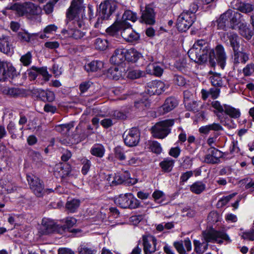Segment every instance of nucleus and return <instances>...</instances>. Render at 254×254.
<instances>
[{"label":"nucleus","mask_w":254,"mask_h":254,"mask_svg":"<svg viewBox=\"0 0 254 254\" xmlns=\"http://www.w3.org/2000/svg\"><path fill=\"white\" fill-rule=\"evenodd\" d=\"M83 0H73L66 12V18L68 21L66 27L62 30L64 38H72L79 39L86 33V26L82 19L76 17V14L83 8Z\"/></svg>","instance_id":"obj_1"},{"label":"nucleus","mask_w":254,"mask_h":254,"mask_svg":"<svg viewBox=\"0 0 254 254\" xmlns=\"http://www.w3.org/2000/svg\"><path fill=\"white\" fill-rule=\"evenodd\" d=\"M190 59L197 63H204L209 61L211 66L215 65L214 50H211L208 42L203 39L197 40L193 47L188 51Z\"/></svg>","instance_id":"obj_2"},{"label":"nucleus","mask_w":254,"mask_h":254,"mask_svg":"<svg viewBox=\"0 0 254 254\" xmlns=\"http://www.w3.org/2000/svg\"><path fill=\"white\" fill-rule=\"evenodd\" d=\"M202 238V243L196 240L193 241L194 250L198 254H203L207 249L209 242L228 243L231 242L230 237L224 231H217L212 228L203 231Z\"/></svg>","instance_id":"obj_3"},{"label":"nucleus","mask_w":254,"mask_h":254,"mask_svg":"<svg viewBox=\"0 0 254 254\" xmlns=\"http://www.w3.org/2000/svg\"><path fill=\"white\" fill-rule=\"evenodd\" d=\"M11 8L15 10L19 16L25 15L28 19L34 22L41 21V8L30 2H26L22 4L15 3Z\"/></svg>","instance_id":"obj_4"},{"label":"nucleus","mask_w":254,"mask_h":254,"mask_svg":"<svg viewBox=\"0 0 254 254\" xmlns=\"http://www.w3.org/2000/svg\"><path fill=\"white\" fill-rule=\"evenodd\" d=\"M241 14L238 12L229 9L222 14L217 20L219 29H224L226 27L237 29L241 23Z\"/></svg>","instance_id":"obj_5"},{"label":"nucleus","mask_w":254,"mask_h":254,"mask_svg":"<svg viewBox=\"0 0 254 254\" xmlns=\"http://www.w3.org/2000/svg\"><path fill=\"white\" fill-rule=\"evenodd\" d=\"M174 123L173 119L165 120L156 123L151 128L152 136L156 138H165L171 132V127Z\"/></svg>","instance_id":"obj_6"},{"label":"nucleus","mask_w":254,"mask_h":254,"mask_svg":"<svg viewBox=\"0 0 254 254\" xmlns=\"http://www.w3.org/2000/svg\"><path fill=\"white\" fill-rule=\"evenodd\" d=\"M115 202L123 208L130 209L138 208L140 204L139 200L131 193L120 195L115 198Z\"/></svg>","instance_id":"obj_7"},{"label":"nucleus","mask_w":254,"mask_h":254,"mask_svg":"<svg viewBox=\"0 0 254 254\" xmlns=\"http://www.w3.org/2000/svg\"><path fill=\"white\" fill-rule=\"evenodd\" d=\"M27 180L30 189L37 197H41L45 193H50L54 191L51 189H45L43 182L36 176L27 175Z\"/></svg>","instance_id":"obj_8"},{"label":"nucleus","mask_w":254,"mask_h":254,"mask_svg":"<svg viewBox=\"0 0 254 254\" xmlns=\"http://www.w3.org/2000/svg\"><path fill=\"white\" fill-rule=\"evenodd\" d=\"M195 19V15L189 14V11H184L177 19L176 26L179 31H186L192 24Z\"/></svg>","instance_id":"obj_9"},{"label":"nucleus","mask_w":254,"mask_h":254,"mask_svg":"<svg viewBox=\"0 0 254 254\" xmlns=\"http://www.w3.org/2000/svg\"><path fill=\"white\" fill-rule=\"evenodd\" d=\"M125 143L129 147L136 146L140 140V132L136 127L127 130L123 135Z\"/></svg>","instance_id":"obj_10"},{"label":"nucleus","mask_w":254,"mask_h":254,"mask_svg":"<svg viewBox=\"0 0 254 254\" xmlns=\"http://www.w3.org/2000/svg\"><path fill=\"white\" fill-rule=\"evenodd\" d=\"M117 7V2L114 0H106L100 4V12L104 18H109Z\"/></svg>","instance_id":"obj_11"},{"label":"nucleus","mask_w":254,"mask_h":254,"mask_svg":"<svg viewBox=\"0 0 254 254\" xmlns=\"http://www.w3.org/2000/svg\"><path fill=\"white\" fill-rule=\"evenodd\" d=\"M15 74V68L7 62H0V81H5Z\"/></svg>","instance_id":"obj_12"},{"label":"nucleus","mask_w":254,"mask_h":254,"mask_svg":"<svg viewBox=\"0 0 254 254\" xmlns=\"http://www.w3.org/2000/svg\"><path fill=\"white\" fill-rule=\"evenodd\" d=\"M143 250L145 254H151L156 250L157 240L151 235L142 237Z\"/></svg>","instance_id":"obj_13"},{"label":"nucleus","mask_w":254,"mask_h":254,"mask_svg":"<svg viewBox=\"0 0 254 254\" xmlns=\"http://www.w3.org/2000/svg\"><path fill=\"white\" fill-rule=\"evenodd\" d=\"M126 24V26L123 28L121 32L122 37L128 42L137 41L140 37L139 34L133 30L129 24Z\"/></svg>","instance_id":"obj_14"},{"label":"nucleus","mask_w":254,"mask_h":254,"mask_svg":"<svg viewBox=\"0 0 254 254\" xmlns=\"http://www.w3.org/2000/svg\"><path fill=\"white\" fill-rule=\"evenodd\" d=\"M178 104L177 100L173 97L166 99L163 105L160 107L157 110L159 115H164L173 110Z\"/></svg>","instance_id":"obj_15"},{"label":"nucleus","mask_w":254,"mask_h":254,"mask_svg":"<svg viewBox=\"0 0 254 254\" xmlns=\"http://www.w3.org/2000/svg\"><path fill=\"white\" fill-rule=\"evenodd\" d=\"M214 53L215 62L216 63V61H217L221 68L223 69L225 66L227 59L224 47L221 45H217Z\"/></svg>","instance_id":"obj_16"},{"label":"nucleus","mask_w":254,"mask_h":254,"mask_svg":"<svg viewBox=\"0 0 254 254\" xmlns=\"http://www.w3.org/2000/svg\"><path fill=\"white\" fill-rule=\"evenodd\" d=\"M233 59L234 63L236 64H245L249 60V53L246 52L242 49H237L233 51Z\"/></svg>","instance_id":"obj_17"},{"label":"nucleus","mask_w":254,"mask_h":254,"mask_svg":"<svg viewBox=\"0 0 254 254\" xmlns=\"http://www.w3.org/2000/svg\"><path fill=\"white\" fill-rule=\"evenodd\" d=\"M141 19L144 23L147 24L152 25L155 23V13L151 5H146L145 10L142 11Z\"/></svg>","instance_id":"obj_18"},{"label":"nucleus","mask_w":254,"mask_h":254,"mask_svg":"<svg viewBox=\"0 0 254 254\" xmlns=\"http://www.w3.org/2000/svg\"><path fill=\"white\" fill-rule=\"evenodd\" d=\"M0 52L5 54L12 53V46L10 44V39L5 35H0Z\"/></svg>","instance_id":"obj_19"},{"label":"nucleus","mask_w":254,"mask_h":254,"mask_svg":"<svg viewBox=\"0 0 254 254\" xmlns=\"http://www.w3.org/2000/svg\"><path fill=\"white\" fill-rule=\"evenodd\" d=\"M126 49L119 48L116 49L110 59V62L118 66L126 60Z\"/></svg>","instance_id":"obj_20"},{"label":"nucleus","mask_w":254,"mask_h":254,"mask_svg":"<svg viewBox=\"0 0 254 254\" xmlns=\"http://www.w3.org/2000/svg\"><path fill=\"white\" fill-rule=\"evenodd\" d=\"M56 228V223L50 218H44L42 220L41 230L44 234L52 233Z\"/></svg>","instance_id":"obj_21"},{"label":"nucleus","mask_w":254,"mask_h":254,"mask_svg":"<svg viewBox=\"0 0 254 254\" xmlns=\"http://www.w3.org/2000/svg\"><path fill=\"white\" fill-rule=\"evenodd\" d=\"M222 127L218 123H213L211 124L203 126L198 129L199 132L203 134H208L211 131L216 132L222 130Z\"/></svg>","instance_id":"obj_22"},{"label":"nucleus","mask_w":254,"mask_h":254,"mask_svg":"<svg viewBox=\"0 0 254 254\" xmlns=\"http://www.w3.org/2000/svg\"><path fill=\"white\" fill-rule=\"evenodd\" d=\"M58 29V26L55 24L48 25L42 31L37 34V36L42 39L49 38L51 35L54 34L57 32Z\"/></svg>","instance_id":"obj_23"},{"label":"nucleus","mask_w":254,"mask_h":254,"mask_svg":"<svg viewBox=\"0 0 254 254\" xmlns=\"http://www.w3.org/2000/svg\"><path fill=\"white\" fill-rule=\"evenodd\" d=\"M126 74L124 71H122V68L118 66H113L110 68L107 73V75L109 78L115 80H118L121 77H123Z\"/></svg>","instance_id":"obj_24"},{"label":"nucleus","mask_w":254,"mask_h":254,"mask_svg":"<svg viewBox=\"0 0 254 254\" xmlns=\"http://www.w3.org/2000/svg\"><path fill=\"white\" fill-rule=\"evenodd\" d=\"M189 93L188 91L184 92V98H185V105L186 108L190 111L196 112L199 111V106H201V103L200 101H196L193 100H189L186 96Z\"/></svg>","instance_id":"obj_25"},{"label":"nucleus","mask_w":254,"mask_h":254,"mask_svg":"<svg viewBox=\"0 0 254 254\" xmlns=\"http://www.w3.org/2000/svg\"><path fill=\"white\" fill-rule=\"evenodd\" d=\"M126 61L128 62L135 63L141 57V54L134 49L126 50Z\"/></svg>","instance_id":"obj_26"},{"label":"nucleus","mask_w":254,"mask_h":254,"mask_svg":"<svg viewBox=\"0 0 254 254\" xmlns=\"http://www.w3.org/2000/svg\"><path fill=\"white\" fill-rule=\"evenodd\" d=\"M104 66L103 63L100 61H93L85 64V69L87 72H94L100 70Z\"/></svg>","instance_id":"obj_27"},{"label":"nucleus","mask_w":254,"mask_h":254,"mask_svg":"<svg viewBox=\"0 0 254 254\" xmlns=\"http://www.w3.org/2000/svg\"><path fill=\"white\" fill-rule=\"evenodd\" d=\"M202 98L203 100H206L210 97L213 99H217L220 94V90L217 88H210L209 91L205 89L201 90Z\"/></svg>","instance_id":"obj_28"},{"label":"nucleus","mask_w":254,"mask_h":254,"mask_svg":"<svg viewBox=\"0 0 254 254\" xmlns=\"http://www.w3.org/2000/svg\"><path fill=\"white\" fill-rule=\"evenodd\" d=\"M126 23L119 21L115 22L106 29V32L112 36L115 35L118 31H122L123 28L126 26Z\"/></svg>","instance_id":"obj_29"},{"label":"nucleus","mask_w":254,"mask_h":254,"mask_svg":"<svg viewBox=\"0 0 254 254\" xmlns=\"http://www.w3.org/2000/svg\"><path fill=\"white\" fill-rule=\"evenodd\" d=\"M225 36L229 40L230 45L233 48V51L237 49H239L240 44L239 41V37L236 33L233 32H228Z\"/></svg>","instance_id":"obj_30"},{"label":"nucleus","mask_w":254,"mask_h":254,"mask_svg":"<svg viewBox=\"0 0 254 254\" xmlns=\"http://www.w3.org/2000/svg\"><path fill=\"white\" fill-rule=\"evenodd\" d=\"M80 204V201L78 199H70L67 201L65 208L69 212L74 213L76 211Z\"/></svg>","instance_id":"obj_31"},{"label":"nucleus","mask_w":254,"mask_h":254,"mask_svg":"<svg viewBox=\"0 0 254 254\" xmlns=\"http://www.w3.org/2000/svg\"><path fill=\"white\" fill-rule=\"evenodd\" d=\"M152 197L154 201L157 203L163 205L167 203L166 195L161 190H155L152 194Z\"/></svg>","instance_id":"obj_32"},{"label":"nucleus","mask_w":254,"mask_h":254,"mask_svg":"<svg viewBox=\"0 0 254 254\" xmlns=\"http://www.w3.org/2000/svg\"><path fill=\"white\" fill-rule=\"evenodd\" d=\"M206 185L201 181H197L190 186V190L196 194L202 193L205 189Z\"/></svg>","instance_id":"obj_33"},{"label":"nucleus","mask_w":254,"mask_h":254,"mask_svg":"<svg viewBox=\"0 0 254 254\" xmlns=\"http://www.w3.org/2000/svg\"><path fill=\"white\" fill-rule=\"evenodd\" d=\"M146 71L149 74L160 76L162 74L163 69L158 64H151L147 66Z\"/></svg>","instance_id":"obj_34"},{"label":"nucleus","mask_w":254,"mask_h":254,"mask_svg":"<svg viewBox=\"0 0 254 254\" xmlns=\"http://www.w3.org/2000/svg\"><path fill=\"white\" fill-rule=\"evenodd\" d=\"M224 113L234 119H238L241 116V112L239 109L235 108L229 105L225 106Z\"/></svg>","instance_id":"obj_35"},{"label":"nucleus","mask_w":254,"mask_h":254,"mask_svg":"<svg viewBox=\"0 0 254 254\" xmlns=\"http://www.w3.org/2000/svg\"><path fill=\"white\" fill-rule=\"evenodd\" d=\"M137 20V15L136 13L131 10H126L123 15L122 18L119 21L127 24H129L127 21L130 20L132 22H135Z\"/></svg>","instance_id":"obj_36"},{"label":"nucleus","mask_w":254,"mask_h":254,"mask_svg":"<svg viewBox=\"0 0 254 254\" xmlns=\"http://www.w3.org/2000/svg\"><path fill=\"white\" fill-rule=\"evenodd\" d=\"M236 8L242 12L247 13L254 10V4L250 3L240 2L236 4Z\"/></svg>","instance_id":"obj_37"},{"label":"nucleus","mask_w":254,"mask_h":254,"mask_svg":"<svg viewBox=\"0 0 254 254\" xmlns=\"http://www.w3.org/2000/svg\"><path fill=\"white\" fill-rule=\"evenodd\" d=\"M129 174L128 172H125L124 174L120 173H117L115 174L114 180L112 184L115 185H120L126 181L129 178Z\"/></svg>","instance_id":"obj_38"},{"label":"nucleus","mask_w":254,"mask_h":254,"mask_svg":"<svg viewBox=\"0 0 254 254\" xmlns=\"http://www.w3.org/2000/svg\"><path fill=\"white\" fill-rule=\"evenodd\" d=\"M90 152L93 156L102 158L104 155L105 148L101 144H94L91 148Z\"/></svg>","instance_id":"obj_39"},{"label":"nucleus","mask_w":254,"mask_h":254,"mask_svg":"<svg viewBox=\"0 0 254 254\" xmlns=\"http://www.w3.org/2000/svg\"><path fill=\"white\" fill-rule=\"evenodd\" d=\"M174 163L175 162L172 159L167 158L160 162V165L164 171L169 172L172 170Z\"/></svg>","instance_id":"obj_40"},{"label":"nucleus","mask_w":254,"mask_h":254,"mask_svg":"<svg viewBox=\"0 0 254 254\" xmlns=\"http://www.w3.org/2000/svg\"><path fill=\"white\" fill-rule=\"evenodd\" d=\"M127 160L126 161V165L137 166L141 162L139 158L133 152H129L127 155Z\"/></svg>","instance_id":"obj_41"},{"label":"nucleus","mask_w":254,"mask_h":254,"mask_svg":"<svg viewBox=\"0 0 254 254\" xmlns=\"http://www.w3.org/2000/svg\"><path fill=\"white\" fill-rule=\"evenodd\" d=\"M94 45L96 49L104 51L108 48L109 43L106 39L98 38L95 39Z\"/></svg>","instance_id":"obj_42"},{"label":"nucleus","mask_w":254,"mask_h":254,"mask_svg":"<svg viewBox=\"0 0 254 254\" xmlns=\"http://www.w3.org/2000/svg\"><path fill=\"white\" fill-rule=\"evenodd\" d=\"M238 28H239L240 34L246 39H250L252 37V31L246 24H240Z\"/></svg>","instance_id":"obj_43"},{"label":"nucleus","mask_w":254,"mask_h":254,"mask_svg":"<svg viewBox=\"0 0 254 254\" xmlns=\"http://www.w3.org/2000/svg\"><path fill=\"white\" fill-rule=\"evenodd\" d=\"M42 100L44 101L52 102L55 99V94L50 90H42L40 92Z\"/></svg>","instance_id":"obj_44"},{"label":"nucleus","mask_w":254,"mask_h":254,"mask_svg":"<svg viewBox=\"0 0 254 254\" xmlns=\"http://www.w3.org/2000/svg\"><path fill=\"white\" fill-rule=\"evenodd\" d=\"M32 53L30 51L22 55L20 59V63L23 65L25 66H28L30 65L32 63Z\"/></svg>","instance_id":"obj_45"},{"label":"nucleus","mask_w":254,"mask_h":254,"mask_svg":"<svg viewBox=\"0 0 254 254\" xmlns=\"http://www.w3.org/2000/svg\"><path fill=\"white\" fill-rule=\"evenodd\" d=\"M79 160L83 166L81 169V173L84 175H86L91 167L90 161L85 157L79 159Z\"/></svg>","instance_id":"obj_46"},{"label":"nucleus","mask_w":254,"mask_h":254,"mask_svg":"<svg viewBox=\"0 0 254 254\" xmlns=\"http://www.w3.org/2000/svg\"><path fill=\"white\" fill-rule=\"evenodd\" d=\"M18 38L22 41L29 42L33 37L37 36V34H30L25 31L19 32L17 34Z\"/></svg>","instance_id":"obj_47"},{"label":"nucleus","mask_w":254,"mask_h":254,"mask_svg":"<svg viewBox=\"0 0 254 254\" xmlns=\"http://www.w3.org/2000/svg\"><path fill=\"white\" fill-rule=\"evenodd\" d=\"M212 107L215 109V113H223L225 110L227 104H221L218 101H212L211 103Z\"/></svg>","instance_id":"obj_48"},{"label":"nucleus","mask_w":254,"mask_h":254,"mask_svg":"<svg viewBox=\"0 0 254 254\" xmlns=\"http://www.w3.org/2000/svg\"><path fill=\"white\" fill-rule=\"evenodd\" d=\"M210 80L213 86H220L223 84L222 78L219 74H213L210 77Z\"/></svg>","instance_id":"obj_49"},{"label":"nucleus","mask_w":254,"mask_h":254,"mask_svg":"<svg viewBox=\"0 0 254 254\" xmlns=\"http://www.w3.org/2000/svg\"><path fill=\"white\" fill-rule=\"evenodd\" d=\"M221 219V216L216 211H212L210 212L207 217V220L210 224H214L218 222Z\"/></svg>","instance_id":"obj_50"},{"label":"nucleus","mask_w":254,"mask_h":254,"mask_svg":"<svg viewBox=\"0 0 254 254\" xmlns=\"http://www.w3.org/2000/svg\"><path fill=\"white\" fill-rule=\"evenodd\" d=\"M115 157L120 161H124L127 156L125 155L124 150L121 146H117L114 149Z\"/></svg>","instance_id":"obj_51"},{"label":"nucleus","mask_w":254,"mask_h":254,"mask_svg":"<svg viewBox=\"0 0 254 254\" xmlns=\"http://www.w3.org/2000/svg\"><path fill=\"white\" fill-rule=\"evenodd\" d=\"M155 85L156 86V89L154 91L156 92V94L158 95L164 92L168 88V86H166L163 82L160 80H155Z\"/></svg>","instance_id":"obj_52"},{"label":"nucleus","mask_w":254,"mask_h":254,"mask_svg":"<svg viewBox=\"0 0 254 254\" xmlns=\"http://www.w3.org/2000/svg\"><path fill=\"white\" fill-rule=\"evenodd\" d=\"M76 219L73 217H66L64 221L65 225L64 226V230L67 229L68 230L76 223Z\"/></svg>","instance_id":"obj_53"},{"label":"nucleus","mask_w":254,"mask_h":254,"mask_svg":"<svg viewBox=\"0 0 254 254\" xmlns=\"http://www.w3.org/2000/svg\"><path fill=\"white\" fill-rule=\"evenodd\" d=\"M144 72L140 70L134 69L128 71L127 76L131 79H136L142 76Z\"/></svg>","instance_id":"obj_54"},{"label":"nucleus","mask_w":254,"mask_h":254,"mask_svg":"<svg viewBox=\"0 0 254 254\" xmlns=\"http://www.w3.org/2000/svg\"><path fill=\"white\" fill-rule=\"evenodd\" d=\"M174 225L173 222L162 223L156 226V230L159 232L164 230H170L174 228Z\"/></svg>","instance_id":"obj_55"},{"label":"nucleus","mask_w":254,"mask_h":254,"mask_svg":"<svg viewBox=\"0 0 254 254\" xmlns=\"http://www.w3.org/2000/svg\"><path fill=\"white\" fill-rule=\"evenodd\" d=\"M236 194V193H233L229 195L222 197L219 200L217 205L219 207L225 206Z\"/></svg>","instance_id":"obj_56"},{"label":"nucleus","mask_w":254,"mask_h":254,"mask_svg":"<svg viewBox=\"0 0 254 254\" xmlns=\"http://www.w3.org/2000/svg\"><path fill=\"white\" fill-rule=\"evenodd\" d=\"M149 105V102L148 101V99L146 97L144 99L137 100L134 102L135 107L140 109H143L144 107H147Z\"/></svg>","instance_id":"obj_57"},{"label":"nucleus","mask_w":254,"mask_h":254,"mask_svg":"<svg viewBox=\"0 0 254 254\" xmlns=\"http://www.w3.org/2000/svg\"><path fill=\"white\" fill-rule=\"evenodd\" d=\"M26 74L28 75L30 80H34L39 74L38 68L32 67L26 71Z\"/></svg>","instance_id":"obj_58"},{"label":"nucleus","mask_w":254,"mask_h":254,"mask_svg":"<svg viewBox=\"0 0 254 254\" xmlns=\"http://www.w3.org/2000/svg\"><path fill=\"white\" fill-rule=\"evenodd\" d=\"M254 72V64H248L243 69V73L245 76H250Z\"/></svg>","instance_id":"obj_59"},{"label":"nucleus","mask_w":254,"mask_h":254,"mask_svg":"<svg viewBox=\"0 0 254 254\" xmlns=\"http://www.w3.org/2000/svg\"><path fill=\"white\" fill-rule=\"evenodd\" d=\"M151 151L155 153L160 154L162 150L160 143L156 141H153L150 143Z\"/></svg>","instance_id":"obj_60"},{"label":"nucleus","mask_w":254,"mask_h":254,"mask_svg":"<svg viewBox=\"0 0 254 254\" xmlns=\"http://www.w3.org/2000/svg\"><path fill=\"white\" fill-rule=\"evenodd\" d=\"M73 126V123L62 125L57 127V130L61 131L63 134H67Z\"/></svg>","instance_id":"obj_61"},{"label":"nucleus","mask_w":254,"mask_h":254,"mask_svg":"<svg viewBox=\"0 0 254 254\" xmlns=\"http://www.w3.org/2000/svg\"><path fill=\"white\" fill-rule=\"evenodd\" d=\"M173 246L180 254H187L184 247L182 241H176L174 242Z\"/></svg>","instance_id":"obj_62"},{"label":"nucleus","mask_w":254,"mask_h":254,"mask_svg":"<svg viewBox=\"0 0 254 254\" xmlns=\"http://www.w3.org/2000/svg\"><path fill=\"white\" fill-rule=\"evenodd\" d=\"M173 81L175 84L180 86L185 85L186 83L185 78L183 76L179 75H175L174 76Z\"/></svg>","instance_id":"obj_63"},{"label":"nucleus","mask_w":254,"mask_h":254,"mask_svg":"<svg viewBox=\"0 0 254 254\" xmlns=\"http://www.w3.org/2000/svg\"><path fill=\"white\" fill-rule=\"evenodd\" d=\"M254 226L253 228L250 231L247 232H245L243 233L242 235V237L244 239H247L251 241L254 240Z\"/></svg>","instance_id":"obj_64"}]
</instances>
